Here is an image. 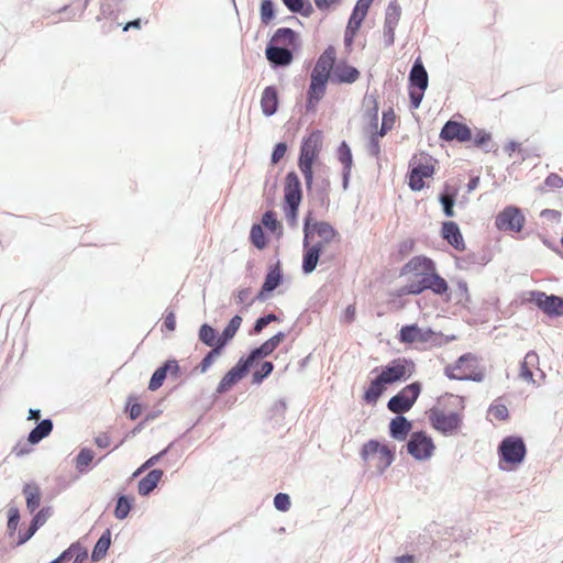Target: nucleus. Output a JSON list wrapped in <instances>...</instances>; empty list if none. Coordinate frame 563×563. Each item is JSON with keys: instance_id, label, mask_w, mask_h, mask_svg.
Listing matches in <instances>:
<instances>
[{"instance_id": "f257e3e1", "label": "nucleus", "mask_w": 563, "mask_h": 563, "mask_svg": "<svg viewBox=\"0 0 563 563\" xmlns=\"http://www.w3.org/2000/svg\"><path fill=\"white\" fill-rule=\"evenodd\" d=\"M302 45L300 34L291 27L277 29L265 47V57L272 69L289 67Z\"/></svg>"}, {"instance_id": "f03ea898", "label": "nucleus", "mask_w": 563, "mask_h": 563, "mask_svg": "<svg viewBox=\"0 0 563 563\" xmlns=\"http://www.w3.org/2000/svg\"><path fill=\"white\" fill-rule=\"evenodd\" d=\"M426 290H430L432 294L443 297L445 302L452 300L449 284L437 268L430 272H418L417 280L407 283L405 286L395 289L390 292V296L397 298L409 295L419 296Z\"/></svg>"}, {"instance_id": "7ed1b4c3", "label": "nucleus", "mask_w": 563, "mask_h": 563, "mask_svg": "<svg viewBox=\"0 0 563 563\" xmlns=\"http://www.w3.org/2000/svg\"><path fill=\"white\" fill-rule=\"evenodd\" d=\"M465 398L446 393L437 398L435 405L427 413L430 423H456L463 422Z\"/></svg>"}, {"instance_id": "20e7f679", "label": "nucleus", "mask_w": 563, "mask_h": 563, "mask_svg": "<svg viewBox=\"0 0 563 563\" xmlns=\"http://www.w3.org/2000/svg\"><path fill=\"white\" fill-rule=\"evenodd\" d=\"M322 131L314 129L308 135L303 136L300 143L297 166L308 185L311 181L310 177L312 176V172H314L313 165L318 162L322 150Z\"/></svg>"}, {"instance_id": "39448f33", "label": "nucleus", "mask_w": 563, "mask_h": 563, "mask_svg": "<svg viewBox=\"0 0 563 563\" xmlns=\"http://www.w3.org/2000/svg\"><path fill=\"white\" fill-rule=\"evenodd\" d=\"M422 158L416 155L411 157L406 174L407 185L413 192L421 191L427 185L424 179L432 178L435 174L438 161L428 153H421Z\"/></svg>"}, {"instance_id": "423d86ee", "label": "nucleus", "mask_w": 563, "mask_h": 563, "mask_svg": "<svg viewBox=\"0 0 563 563\" xmlns=\"http://www.w3.org/2000/svg\"><path fill=\"white\" fill-rule=\"evenodd\" d=\"M361 457L367 468H373L378 474H383L394 462L395 450L376 440H369L362 446Z\"/></svg>"}, {"instance_id": "0eeeda50", "label": "nucleus", "mask_w": 563, "mask_h": 563, "mask_svg": "<svg viewBox=\"0 0 563 563\" xmlns=\"http://www.w3.org/2000/svg\"><path fill=\"white\" fill-rule=\"evenodd\" d=\"M382 372L390 385L408 380L416 372V363L409 357H396L386 365L376 366L372 373Z\"/></svg>"}, {"instance_id": "6e6552de", "label": "nucleus", "mask_w": 563, "mask_h": 563, "mask_svg": "<svg viewBox=\"0 0 563 563\" xmlns=\"http://www.w3.org/2000/svg\"><path fill=\"white\" fill-rule=\"evenodd\" d=\"M528 302L533 303L549 319L563 317V296L534 289L528 292Z\"/></svg>"}, {"instance_id": "1a4fd4ad", "label": "nucleus", "mask_w": 563, "mask_h": 563, "mask_svg": "<svg viewBox=\"0 0 563 563\" xmlns=\"http://www.w3.org/2000/svg\"><path fill=\"white\" fill-rule=\"evenodd\" d=\"M422 391V383L415 380L402 387L397 394L387 401V409L393 413L408 412Z\"/></svg>"}, {"instance_id": "9d476101", "label": "nucleus", "mask_w": 563, "mask_h": 563, "mask_svg": "<svg viewBox=\"0 0 563 563\" xmlns=\"http://www.w3.org/2000/svg\"><path fill=\"white\" fill-rule=\"evenodd\" d=\"M302 232L303 238L323 239L324 242H333L339 238L338 230L328 221L316 220L312 216V211H308L302 220Z\"/></svg>"}, {"instance_id": "9b49d317", "label": "nucleus", "mask_w": 563, "mask_h": 563, "mask_svg": "<svg viewBox=\"0 0 563 563\" xmlns=\"http://www.w3.org/2000/svg\"><path fill=\"white\" fill-rule=\"evenodd\" d=\"M285 279L284 272L282 268L280 261L278 260L275 264L268 266V269L264 276V282L261 288L256 292L255 297L245 306V309L251 307L254 301L264 302L268 297L280 286Z\"/></svg>"}, {"instance_id": "f8f14e48", "label": "nucleus", "mask_w": 563, "mask_h": 563, "mask_svg": "<svg viewBox=\"0 0 563 563\" xmlns=\"http://www.w3.org/2000/svg\"><path fill=\"white\" fill-rule=\"evenodd\" d=\"M313 239H302V262L301 272L305 276L312 274L321 261L325 252V246L331 242H324L319 239L316 243H311Z\"/></svg>"}, {"instance_id": "ddd939ff", "label": "nucleus", "mask_w": 563, "mask_h": 563, "mask_svg": "<svg viewBox=\"0 0 563 563\" xmlns=\"http://www.w3.org/2000/svg\"><path fill=\"white\" fill-rule=\"evenodd\" d=\"M526 224V216L521 208L509 205L498 212L495 227L504 232H520Z\"/></svg>"}, {"instance_id": "4468645a", "label": "nucleus", "mask_w": 563, "mask_h": 563, "mask_svg": "<svg viewBox=\"0 0 563 563\" xmlns=\"http://www.w3.org/2000/svg\"><path fill=\"white\" fill-rule=\"evenodd\" d=\"M328 75L318 74L311 71L310 74V82L307 90V98L305 103L306 113H316L318 109L319 102L322 100L327 92V87L329 82Z\"/></svg>"}, {"instance_id": "2eb2a0df", "label": "nucleus", "mask_w": 563, "mask_h": 563, "mask_svg": "<svg viewBox=\"0 0 563 563\" xmlns=\"http://www.w3.org/2000/svg\"><path fill=\"white\" fill-rule=\"evenodd\" d=\"M311 181L308 185L307 180H305L306 191L308 198L316 205H318L322 209H328L330 206V192H331V181L329 177H314V172H312V176L310 177Z\"/></svg>"}, {"instance_id": "dca6fc26", "label": "nucleus", "mask_w": 563, "mask_h": 563, "mask_svg": "<svg viewBox=\"0 0 563 563\" xmlns=\"http://www.w3.org/2000/svg\"><path fill=\"white\" fill-rule=\"evenodd\" d=\"M472 136V129L462 121H456L453 118L448 120L441 128L439 139L443 142H456L466 144Z\"/></svg>"}, {"instance_id": "f3484780", "label": "nucleus", "mask_w": 563, "mask_h": 563, "mask_svg": "<svg viewBox=\"0 0 563 563\" xmlns=\"http://www.w3.org/2000/svg\"><path fill=\"white\" fill-rule=\"evenodd\" d=\"M431 334H433L431 327L422 328L415 322L401 325L396 338L400 343L406 345L417 343L426 344Z\"/></svg>"}, {"instance_id": "a211bd4d", "label": "nucleus", "mask_w": 563, "mask_h": 563, "mask_svg": "<svg viewBox=\"0 0 563 563\" xmlns=\"http://www.w3.org/2000/svg\"><path fill=\"white\" fill-rule=\"evenodd\" d=\"M408 453L418 461H424L432 456L435 449L433 441L423 432L412 433L408 444Z\"/></svg>"}, {"instance_id": "6ab92c4d", "label": "nucleus", "mask_w": 563, "mask_h": 563, "mask_svg": "<svg viewBox=\"0 0 563 563\" xmlns=\"http://www.w3.org/2000/svg\"><path fill=\"white\" fill-rule=\"evenodd\" d=\"M499 454L505 462L517 465L525 459L526 445L521 438L508 437L500 443Z\"/></svg>"}, {"instance_id": "aec40b11", "label": "nucleus", "mask_w": 563, "mask_h": 563, "mask_svg": "<svg viewBox=\"0 0 563 563\" xmlns=\"http://www.w3.org/2000/svg\"><path fill=\"white\" fill-rule=\"evenodd\" d=\"M250 372V365L243 363L241 358L222 376L216 388V394L222 395L229 391Z\"/></svg>"}, {"instance_id": "412c9836", "label": "nucleus", "mask_w": 563, "mask_h": 563, "mask_svg": "<svg viewBox=\"0 0 563 563\" xmlns=\"http://www.w3.org/2000/svg\"><path fill=\"white\" fill-rule=\"evenodd\" d=\"M361 77V71L345 59L339 60L330 71L329 80L336 85H352Z\"/></svg>"}, {"instance_id": "4be33fe9", "label": "nucleus", "mask_w": 563, "mask_h": 563, "mask_svg": "<svg viewBox=\"0 0 563 563\" xmlns=\"http://www.w3.org/2000/svg\"><path fill=\"white\" fill-rule=\"evenodd\" d=\"M375 377L371 378L367 386L364 387L362 400L366 405L375 406L379 398L386 393L387 386L390 383L383 375L382 372L374 373Z\"/></svg>"}, {"instance_id": "5701e85b", "label": "nucleus", "mask_w": 563, "mask_h": 563, "mask_svg": "<svg viewBox=\"0 0 563 563\" xmlns=\"http://www.w3.org/2000/svg\"><path fill=\"white\" fill-rule=\"evenodd\" d=\"M493 260L492 250L482 247L477 252H468L463 256H455V266L457 269L466 271L474 265L486 266Z\"/></svg>"}, {"instance_id": "b1692460", "label": "nucleus", "mask_w": 563, "mask_h": 563, "mask_svg": "<svg viewBox=\"0 0 563 563\" xmlns=\"http://www.w3.org/2000/svg\"><path fill=\"white\" fill-rule=\"evenodd\" d=\"M467 361H474V357L472 356L471 352H466V353L462 354L453 364L446 365L444 367V375L451 380H461V382L467 380V382L481 383L482 382L481 373L456 374V371L462 369L464 364Z\"/></svg>"}, {"instance_id": "393cba45", "label": "nucleus", "mask_w": 563, "mask_h": 563, "mask_svg": "<svg viewBox=\"0 0 563 563\" xmlns=\"http://www.w3.org/2000/svg\"><path fill=\"white\" fill-rule=\"evenodd\" d=\"M440 236L443 241L448 242L455 251H465L466 244L460 225L452 220H446L441 223Z\"/></svg>"}, {"instance_id": "a878e982", "label": "nucleus", "mask_w": 563, "mask_h": 563, "mask_svg": "<svg viewBox=\"0 0 563 563\" xmlns=\"http://www.w3.org/2000/svg\"><path fill=\"white\" fill-rule=\"evenodd\" d=\"M459 188L449 181H444L441 191L438 194V201L445 218H454Z\"/></svg>"}, {"instance_id": "bb28decb", "label": "nucleus", "mask_w": 563, "mask_h": 563, "mask_svg": "<svg viewBox=\"0 0 563 563\" xmlns=\"http://www.w3.org/2000/svg\"><path fill=\"white\" fill-rule=\"evenodd\" d=\"M303 199V190L300 177L296 170H289L284 180V197L283 201H292L301 203Z\"/></svg>"}, {"instance_id": "cd10ccee", "label": "nucleus", "mask_w": 563, "mask_h": 563, "mask_svg": "<svg viewBox=\"0 0 563 563\" xmlns=\"http://www.w3.org/2000/svg\"><path fill=\"white\" fill-rule=\"evenodd\" d=\"M429 75L422 63L420 56H418L409 70L408 74V88L428 89Z\"/></svg>"}, {"instance_id": "c85d7f7f", "label": "nucleus", "mask_w": 563, "mask_h": 563, "mask_svg": "<svg viewBox=\"0 0 563 563\" xmlns=\"http://www.w3.org/2000/svg\"><path fill=\"white\" fill-rule=\"evenodd\" d=\"M279 91L277 86L269 85L264 88L261 96V109L262 113L269 118L277 113L279 109Z\"/></svg>"}, {"instance_id": "c756f323", "label": "nucleus", "mask_w": 563, "mask_h": 563, "mask_svg": "<svg viewBox=\"0 0 563 563\" xmlns=\"http://www.w3.org/2000/svg\"><path fill=\"white\" fill-rule=\"evenodd\" d=\"M437 268L435 262L426 255H416L411 257L399 271V276H406L409 273L430 272Z\"/></svg>"}, {"instance_id": "7c9ffc66", "label": "nucleus", "mask_w": 563, "mask_h": 563, "mask_svg": "<svg viewBox=\"0 0 563 563\" xmlns=\"http://www.w3.org/2000/svg\"><path fill=\"white\" fill-rule=\"evenodd\" d=\"M274 352L275 349L266 340L261 345L250 349L247 354L242 355L240 358L243 361V363L250 365L251 369L252 367H256L258 365L260 360L272 355Z\"/></svg>"}, {"instance_id": "2f4dec72", "label": "nucleus", "mask_w": 563, "mask_h": 563, "mask_svg": "<svg viewBox=\"0 0 563 563\" xmlns=\"http://www.w3.org/2000/svg\"><path fill=\"white\" fill-rule=\"evenodd\" d=\"M335 60H336V51H335L334 46L329 45L322 52V54L318 57L312 71L330 76V71L336 64Z\"/></svg>"}, {"instance_id": "473e14b6", "label": "nucleus", "mask_w": 563, "mask_h": 563, "mask_svg": "<svg viewBox=\"0 0 563 563\" xmlns=\"http://www.w3.org/2000/svg\"><path fill=\"white\" fill-rule=\"evenodd\" d=\"M198 340L210 350L220 347L221 335L218 330L208 322H203L198 329Z\"/></svg>"}, {"instance_id": "72a5a7b5", "label": "nucleus", "mask_w": 563, "mask_h": 563, "mask_svg": "<svg viewBox=\"0 0 563 563\" xmlns=\"http://www.w3.org/2000/svg\"><path fill=\"white\" fill-rule=\"evenodd\" d=\"M173 356L165 360L153 373L148 382L147 389L155 391L161 388L170 373Z\"/></svg>"}, {"instance_id": "f704fd0d", "label": "nucleus", "mask_w": 563, "mask_h": 563, "mask_svg": "<svg viewBox=\"0 0 563 563\" xmlns=\"http://www.w3.org/2000/svg\"><path fill=\"white\" fill-rule=\"evenodd\" d=\"M539 365V355L536 351L531 350L529 351L523 360L520 362V372L519 376L523 380L536 384V380L533 378L532 368L534 366Z\"/></svg>"}, {"instance_id": "c9c22d12", "label": "nucleus", "mask_w": 563, "mask_h": 563, "mask_svg": "<svg viewBox=\"0 0 563 563\" xmlns=\"http://www.w3.org/2000/svg\"><path fill=\"white\" fill-rule=\"evenodd\" d=\"M471 139L472 140H470L468 143H471V145L473 147L479 148V150L484 151L485 153H488L492 151L490 145H493L492 144L493 136H492V133L488 132L487 130L482 129V128H475L474 130L472 129Z\"/></svg>"}, {"instance_id": "e433bc0d", "label": "nucleus", "mask_w": 563, "mask_h": 563, "mask_svg": "<svg viewBox=\"0 0 563 563\" xmlns=\"http://www.w3.org/2000/svg\"><path fill=\"white\" fill-rule=\"evenodd\" d=\"M373 2L374 0H356L347 23L354 24L361 29Z\"/></svg>"}, {"instance_id": "4c0bfd02", "label": "nucleus", "mask_w": 563, "mask_h": 563, "mask_svg": "<svg viewBox=\"0 0 563 563\" xmlns=\"http://www.w3.org/2000/svg\"><path fill=\"white\" fill-rule=\"evenodd\" d=\"M249 240L253 246L262 251L269 244V233L262 228V224L254 222L250 230Z\"/></svg>"}, {"instance_id": "58836bf2", "label": "nucleus", "mask_w": 563, "mask_h": 563, "mask_svg": "<svg viewBox=\"0 0 563 563\" xmlns=\"http://www.w3.org/2000/svg\"><path fill=\"white\" fill-rule=\"evenodd\" d=\"M242 317L240 314H234L229 322L223 328L221 335V342L220 346L224 350L229 343L234 339L236 335L241 324H242Z\"/></svg>"}, {"instance_id": "ea45409f", "label": "nucleus", "mask_w": 563, "mask_h": 563, "mask_svg": "<svg viewBox=\"0 0 563 563\" xmlns=\"http://www.w3.org/2000/svg\"><path fill=\"white\" fill-rule=\"evenodd\" d=\"M284 5L292 14H299L303 18H309L314 12L313 5L310 0H280Z\"/></svg>"}, {"instance_id": "a19ab883", "label": "nucleus", "mask_w": 563, "mask_h": 563, "mask_svg": "<svg viewBox=\"0 0 563 563\" xmlns=\"http://www.w3.org/2000/svg\"><path fill=\"white\" fill-rule=\"evenodd\" d=\"M262 228H264L268 233L275 234L277 236L283 234V225L277 218L276 211L269 209L266 210L261 218Z\"/></svg>"}, {"instance_id": "79ce46f5", "label": "nucleus", "mask_w": 563, "mask_h": 563, "mask_svg": "<svg viewBox=\"0 0 563 563\" xmlns=\"http://www.w3.org/2000/svg\"><path fill=\"white\" fill-rule=\"evenodd\" d=\"M163 471L161 470H153L151 471L145 477H143L139 482L137 490L139 494L142 496L148 495L151 492H153L159 481L162 479Z\"/></svg>"}, {"instance_id": "37998d69", "label": "nucleus", "mask_w": 563, "mask_h": 563, "mask_svg": "<svg viewBox=\"0 0 563 563\" xmlns=\"http://www.w3.org/2000/svg\"><path fill=\"white\" fill-rule=\"evenodd\" d=\"M23 495L26 500V508L30 512H34L41 504V489L36 484H25L23 487Z\"/></svg>"}, {"instance_id": "c03bdc74", "label": "nucleus", "mask_w": 563, "mask_h": 563, "mask_svg": "<svg viewBox=\"0 0 563 563\" xmlns=\"http://www.w3.org/2000/svg\"><path fill=\"white\" fill-rule=\"evenodd\" d=\"M258 11L261 24L267 26L277 16V4L274 0H261Z\"/></svg>"}, {"instance_id": "a18cd8bd", "label": "nucleus", "mask_w": 563, "mask_h": 563, "mask_svg": "<svg viewBox=\"0 0 563 563\" xmlns=\"http://www.w3.org/2000/svg\"><path fill=\"white\" fill-rule=\"evenodd\" d=\"M224 350L220 346L213 350H209L202 360L195 366L194 373L205 374L213 365L216 360L222 354Z\"/></svg>"}, {"instance_id": "49530a36", "label": "nucleus", "mask_w": 563, "mask_h": 563, "mask_svg": "<svg viewBox=\"0 0 563 563\" xmlns=\"http://www.w3.org/2000/svg\"><path fill=\"white\" fill-rule=\"evenodd\" d=\"M275 365L271 361H264L260 366L252 373L251 383L252 385L260 386L265 379H267L274 372Z\"/></svg>"}, {"instance_id": "de8ad7c7", "label": "nucleus", "mask_w": 563, "mask_h": 563, "mask_svg": "<svg viewBox=\"0 0 563 563\" xmlns=\"http://www.w3.org/2000/svg\"><path fill=\"white\" fill-rule=\"evenodd\" d=\"M145 405L134 395H130L126 399L124 411L130 420H136L144 413Z\"/></svg>"}, {"instance_id": "09e8293b", "label": "nucleus", "mask_w": 563, "mask_h": 563, "mask_svg": "<svg viewBox=\"0 0 563 563\" xmlns=\"http://www.w3.org/2000/svg\"><path fill=\"white\" fill-rule=\"evenodd\" d=\"M280 318L273 312L260 316L249 330V335H258L271 322H279Z\"/></svg>"}, {"instance_id": "8fccbe9b", "label": "nucleus", "mask_w": 563, "mask_h": 563, "mask_svg": "<svg viewBox=\"0 0 563 563\" xmlns=\"http://www.w3.org/2000/svg\"><path fill=\"white\" fill-rule=\"evenodd\" d=\"M111 544V533L107 530L97 541L91 553V559L95 562L100 561L104 558L109 547Z\"/></svg>"}, {"instance_id": "3c124183", "label": "nucleus", "mask_w": 563, "mask_h": 563, "mask_svg": "<svg viewBox=\"0 0 563 563\" xmlns=\"http://www.w3.org/2000/svg\"><path fill=\"white\" fill-rule=\"evenodd\" d=\"M336 159L342 165V168H353V154L350 144L346 141H341L336 148Z\"/></svg>"}, {"instance_id": "603ef678", "label": "nucleus", "mask_w": 563, "mask_h": 563, "mask_svg": "<svg viewBox=\"0 0 563 563\" xmlns=\"http://www.w3.org/2000/svg\"><path fill=\"white\" fill-rule=\"evenodd\" d=\"M563 187V177H561L556 173H550L543 180L542 184H540L537 187V190L541 194H545L550 190L560 189Z\"/></svg>"}, {"instance_id": "864d4df0", "label": "nucleus", "mask_w": 563, "mask_h": 563, "mask_svg": "<svg viewBox=\"0 0 563 563\" xmlns=\"http://www.w3.org/2000/svg\"><path fill=\"white\" fill-rule=\"evenodd\" d=\"M364 100H368L372 103V106L366 109L364 115L368 119L369 125L373 129H377L378 111H379V104H378L377 97L374 95H366Z\"/></svg>"}, {"instance_id": "5fc2aeb1", "label": "nucleus", "mask_w": 563, "mask_h": 563, "mask_svg": "<svg viewBox=\"0 0 563 563\" xmlns=\"http://www.w3.org/2000/svg\"><path fill=\"white\" fill-rule=\"evenodd\" d=\"M413 239H406L398 243L397 251L391 254L394 262H401L415 250Z\"/></svg>"}, {"instance_id": "6e6d98bb", "label": "nucleus", "mask_w": 563, "mask_h": 563, "mask_svg": "<svg viewBox=\"0 0 563 563\" xmlns=\"http://www.w3.org/2000/svg\"><path fill=\"white\" fill-rule=\"evenodd\" d=\"M400 15L401 7L399 5L398 1L390 0L386 9L384 23L397 26L400 20Z\"/></svg>"}, {"instance_id": "4d7b16f0", "label": "nucleus", "mask_w": 563, "mask_h": 563, "mask_svg": "<svg viewBox=\"0 0 563 563\" xmlns=\"http://www.w3.org/2000/svg\"><path fill=\"white\" fill-rule=\"evenodd\" d=\"M93 457H95V453L92 450L87 449V448L81 449L76 457V463H75L76 470L79 473L86 472L87 467L92 462Z\"/></svg>"}, {"instance_id": "13d9d810", "label": "nucleus", "mask_w": 563, "mask_h": 563, "mask_svg": "<svg viewBox=\"0 0 563 563\" xmlns=\"http://www.w3.org/2000/svg\"><path fill=\"white\" fill-rule=\"evenodd\" d=\"M301 203L283 201V210L285 218L290 227H294L298 222L299 208Z\"/></svg>"}, {"instance_id": "bf43d9fd", "label": "nucleus", "mask_w": 563, "mask_h": 563, "mask_svg": "<svg viewBox=\"0 0 563 563\" xmlns=\"http://www.w3.org/2000/svg\"><path fill=\"white\" fill-rule=\"evenodd\" d=\"M396 114L391 107L383 111L380 129L377 131L378 135H386L394 126Z\"/></svg>"}, {"instance_id": "052dcab7", "label": "nucleus", "mask_w": 563, "mask_h": 563, "mask_svg": "<svg viewBox=\"0 0 563 563\" xmlns=\"http://www.w3.org/2000/svg\"><path fill=\"white\" fill-rule=\"evenodd\" d=\"M493 416L496 420L503 421L508 419L509 410L505 404L495 400L487 409V418Z\"/></svg>"}, {"instance_id": "680f3d73", "label": "nucleus", "mask_w": 563, "mask_h": 563, "mask_svg": "<svg viewBox=\"0 0 563 563\" xmlns=\"http://www.w3.org/2000/svg\"><path fill=\"white\" fill-rule=\"evenodd\" d=\"M53 429V424H36V427L29 434V442L32 444L38 443L42 439L47 437Z\"/></svg>"}, {"instance_id": "e2e57ef3", "label": "nucleus", "mask_w": 563, "mask_h": 563, "mask_svg": "<svg viewBox=\"0 0 563 563\" xmlns=\"http://www.w3.org/2000/svg\"><path fill=\"white\" fill-rule=\"evenodd\" d=\"M286 409L287 405L284 399L275 401L268 411V419L275 421L284 420Z\"/></svg>"}, {"instance_id": "0e129e2a", "label": "nucleus", "mask_w": 563, "mask_h": 563, "mask_svg": "<svg viewBox=\"0 0 563 563\" xmlns=\"http://www.w3.org/2000/svg\"><path fill=\"white\" fill-rule=\"evenodd\" d=\"M361 29L355 26L354 24L346 23L345 30H344V37L343 43L344 47L349 51L352 49L353 44L355 42V37Z\"/></svg>"}, {"instance_id": "69168bd1", "label": "nucleus", "mask_w": 563, "mask_h": 563, "mask_svg": "<svg viewBox=\"0 0 563 563\" xmlns=\"http://www.w3.org/2000/svg\"><path fill=\"white\" fill-rule=\"evenodd\" d=\"M426 90L427 89L408 88L410 110H417L420 107Z\"/></svg>"}, {"instance_id": "338daca9", "label": "nucleus", "mask_w": 563, "mask_h": 563, "mask_svg": "<svg viewBox=\"0 0 563 563\" xmlns=\"http://www.w3.org/2000/svg\"><path fill=\"white\" fill-rule=\"evenodd\" d=\"M131 510V500H129L125 496L119 497L117 501V506L114 509V516L118 519H124L128 517Z\"/></svg>"}, {"instance_id": "774afa93", "label": "nucleus", "mask_w": 563, "mask_h": 563, "mask_svg": "<svg viewBox=\"0 0 563 563\" xmlns=\"http://www.w3.org/2000/svg\"><path fill=\"white\" fill-rule=\"evenodd\" d=\"M288 151V143L285 141L277 142L271 154V164L276 165L286 155Z\"/></svg>"}]
</instances>
